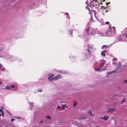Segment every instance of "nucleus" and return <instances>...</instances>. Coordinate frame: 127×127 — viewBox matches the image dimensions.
Instances as JSON below:
<instances>
[{
  "label": "nucleus",
  "instance_id": "f257e3e1",
  "mask_svg": "<svg viewBox=\"0 0 127 127\" xmlns=\"http://www.w3.org/2000/svg\"><path fill=\"white\" fill-rule=\"evenodd\" d=\"M112 33V32L111 31V28L110 26L109 28H108L107 31L106 32V33L107 34H108V35H106V36H108L109 35H111Z\"/></svg>",
  "mask_w": 127,
  "mask_h": 127
},
{
  "label": "nucleus",
  "instance_id": "f03ea898",
  "mask_svg": "<svg viewBox=\"0 0 127 127\" xmlns=\"http://www.w3.org/2000/svg\"><path fill=\"white\" fill-rule=\"evenodd\" d=\"M54 75L53 74H51L50 76L48 77V79L49 81H52L54 80Z\"/></svg>",
  "mask_w": 127,
  "mask_h": 127
},
{
  "label": "nucleus",
  "instance_id": "7ed1b4c3",
  "mask_svg": "<svg viewBox=\"0 0 127 127\" xmlns=\"http://www.w3.org/2000/svg\"><path fill=\"white\" fill-rule=\"evenodd\" d=\"M62 78V76L60 74H58L54 78V80H57L59 78Z\"/></svg>",
  "mask_w": 127,
  "mask_h": 127
},
{
  "label": "nucleus",
  "instance_id": "20e7f679",
  "mask_svg": "<svg viewBox=\"0 0 127 127\" xmlns=\"http://www.w3.org/2000/svg\"><path fill=\"white\" fill-rule=\"evenodd\" d=\"M116 110V108H109L108 109L107 112H112Z\"/></svg>",
  "mask_w": 127,
  "mask_h": 127
},
{
  "label": "nucleus",
  "instance_id": "39448f33",
  "mask_svg": "<svg viewBox=\"0 0 127 127\" xmlns=\"http://www.w3.org/2000/svg\"><path fill=\"white\" fill-rule=\"evenodd\" d=\"M95 31L94 29H92L91 30L90 32H88V33L89 34H91L92 35H94L95 33Z\"/></svg>",
  "mask_w": 127,
  "mask_h": 127
},
{
  "label": "nucleus",
  "instance_id": "423d86ee",
  "mask_svg": "<svg viewBox=\"0 0 127 127\" xmlns=\"http://www.w3.org/2000/svg\"><path fill=\"white\" fill-rule=\"evenodd\" d=\"M109 116L107 115H105L104 117H101L100 118L104 120H105L106 121L108 120Z\"/></svg>",
  "mask_w": 127,
  "mask_h": 127
},
{
  "label": "nucleus",
  "instance_id": "0eeeda50",
  "mask_svg": "<svg viewBox=\"0 0 127 127\" xmlns=\"http://www.w3.org/2000/svg\"><path fill=\"white\" fill-rule=\"evenodd\" d=\"M106 62L105 61H103L102 63L100 64V66H99V67L100 68H101L102 67L104 66V65L105 64Z\"/></svg>",
  "mask_w": 127,
  "mask_h": 127
},
{
  "label": "nucleus",
  "instance_id": "6e6552de",
  "mask_svg": "<svg viewBox=\"0 0 127 127\" xmlns=\"http://www.w3.org/2000/svg\"><path fill=\"white\" fill-rule=\"evenodd\" d=\"M86 118L84 116H82V117H80L78 118V119L79 120H82V119H86Z\"/></svg>",
  "mask_w": 127,
  "mask_h": 127
},
{
  "label": "nucleus",
  "instance_id": "1a4fd4ad",
  "mask_svg": "<svg viewBox=\"0 0 127 127\" xmlns=\"http://www.w3.org/2000/svg\"><path fill=\"white\" fill-rule=\"evenodd\" d=\"M94 69L95 71H101V68L99 67H98V68H95Z\"/></svg>",
  "mask_w": 127,
  "mask_h": 127
},
{
  "label": "nucleus",
  "instance_id": "9d476101",
  "mask_svg": "<svg viewBox=\"0 0 127 127\" xmlns=\"http://www.w3.org/2000/svg\"><path fill=\"white\" fill-rule=\"evenodd\" d=\"M106 51L104 50L103 51H102L101 52V55L103 56H106L105 52Z\"/></svg>",
  "mask_w": 127,
  "mask_h": 127
},
{
  "label": "nucleus",
  "instance_id": "9b49d317",
  "mask_svg": "<svg viewBox=\"0 0 127 127\" xmlns=\"http://www.w3.org/2000/svg\"><path fill=\"white\" fill-rule=\"evenodd\" d=\"M95 1L96 2H98V1L97 0H93V1H92V3H93V5H97V3H96V2H95V4H94V1Z\"/></svg>",
  "mask_w": 127,
  "mask_h": 127
},
{
  "label": "nucleus",
  "instance_id": "f8f14e48",
  "mask_svg": "<svg viewBox=\"0 0 127 127\" xmlns=\"http://www.w3.org/2000/svg\"><path fill=\"white\" fill-rule=\"evenodd\" d=\"M119 64H118L116 66H117V69H118V68L119 67H120L121 66V64L119 62Z\"/></svg>",
  "mask_w": 127,
  "mask_h": 127
},
{
  "label": "nucleus",
  "instance_id": "ddd939ff",
  "mask_svg": "<svg viewBox=\"0 0 127 127\" xmlns=\"http://www.w3.org/2000/svg\"><path fill=\"white\" fill-rule=\"evenodd\" d=\"M88 9L90 12L92 10V9L91 8V7L90 6H89V7H88Z\"/></svg>",
  "mask_w": 127,
  "mask_h": 127
},
{
  "label": "nucleus",
  "instance_id": "4468645a",
  "mask_svg": "<svg viewBox=\"0 0 127 127\" xmlns=\"http://www.w3.org/2000/svg\"><path fill=\"white\" fill-rule=\"evenodd\" d=\"M107 64H106V65L105 66H104L101 69V71L104 70L106 69V68H107Z\"/></svg>",
  "mask_w": 127,
  "mask_h": 127
},
{
  "label": "nucleus",
  "instance_id": "2eb2a0df",
  "mask_svg": "<svg viewBox=\"0 0 127 127\" xmlns=\"http://www.w3.org/2000/svg\"><path fill=\"white\" fill-rule=\"evenodd\" d=\"M5 89H6V90H10V88L8 86H6Z\"/></svg>",
  "mask_w": 127,
  "mask_h": 127
},
{
  "label": "nucleus",
  "instance_id": "dca6fc26",
  "mask_svg": "<svg viewBox=\"0 0 127 127\" xmlns=\"http://www.w3.org/2000/svg\"><path fill=\"white\" fill-rule=\"evenodd\" d=\"M46 118L47 119H48L49 120H50L51 119V117L49 116H46Z\"/></svg>",
  "mask_w": 127,
  "mask_h": 127
},
{
  "label": "nucleus",
  "instance_id": "f3484780",
  "mask_svg": "<svg viewBox=\"0 0 127 127\" xmlns=\"http://www.w3.org/2000/svg\"><path fill=\"white\" fill-rule=\"evenodd\" d=\"M69 32H70L71 35H72L73 33V31L72 30H70L69 31Z\"/></svg>",
  "mask_w": 127,
  "mask_h": 127
},
{
  "label": "nucleus",
  "instance_id": "a211bd4d",
  "mask_svg": "<svg viewBox=\"0 0 127 127\" xmlns=\"http://www.w3.org/2000/svg\"><path fill=\"white\" fill-rule=\"evenodd\" d=\"M1 68V70L3 71L5 69V68L4 67H1V68Z\"/></svg>",
  "mask_w": 127,
  "mask_h": 127
},
{
  "label": "nucleus",
  "instance_id": "6ab92c4d",
  "mask_svg": "<svg viewBox=\"0 0 127 127\" xmlns=\"http://www.w3.org/2000/svg\"><path fill=\"white\" fill-rule=\"evenodd\" d=\"M118 95V94H115L113 96L114 97H115L117 96Z\"/></svg>",
  "mask_w": 127,
  "mask_h": 127
},
{
  "label": "nucleus",
  "instance_id": "aec40b11",
  "mask_svg": "<svg viewBox=\"0 0 127 127\" xmlns=\"http://www.w3.org/2000/svg\"><path fill=\"white\" fill-rule=\"evenodd\" d=\"M113 64H114L115 65V66H116L117 65V64H118L116 62H113Z\"/></svg>",
  "mask_w": 127,
  "mask_h": 127
},
{
  "label": "nucleus",
  "instance_id": "412c9836",
  "mask_svg": "<svg viewBox=\"0 0 127 127\" xmlns=\"http://www.w3.org/2000/svg\"><path fill=\"white\" fill-rule=\"evenodd\" d=\"M10 87L12 88H13L15 87V86L13 85H10Z\"/></svg>",
  "mask_w": 127,
  "mask_h": 127
},
{
  "label": "nucleus",
  "instance_id": "4be33fe9",
  "mask_svg": "<svg viewBox=\"0 0 127 127\" xmlns=\"http://www.w3.org/2000/svg\"><path fill=\"white\" fill-rule=\"evenodd\" d=\"M125 98H124L122 100V103H123L125 101Z\"/></svg>",
  "mask_w": 127,
  "mask_h": 127
},
{
  "label": "nucleus",
  "instance_id": "5701e85b",
  "mask_svg": "<svg viewBox=\"0 0 127 127\" xmlns=\"http://www.w3.org/2000/svg\"><path fill=\"white\" fill-rule=\"evenodd\" d=\"M42 91V89H39L38 90V92H41Z\"/></svg>",
  "mask_w": 127,
  "mask_h": 127
},
{
  "label": "nucleus",
  "instance_id": "b1692460",
  "mask_svg": "<svg viewBox=\"0 0 127 127\" xmlns=\"http://www.w3.org/2000/svg\"><path fill=\"white\" fill-rule=\"evenodd\" d=\"M105 47L106 48H107L108 47V46L105 45H103L102 46V47Z\"/></svg>",
  "mask_w": 127,
  "mask_h": 127
},
{
  "label": "nucleus",
  "instance_id": "393cba45",
  "mask_svg": "<svg viewBox=\"0 0 127 127\" xmlns=\"http://www.w3.org/2000/svg\"><path fill=\"white\" fill-rule=\"evenodd\" d=\"M76 102H74V104L73 105V107H74L75 106H76Z\"/></svg>",
  "mask_w": 127,
  "mask_h": 127
},
{
  "label": "nucleus",
  "instance_id": "a878e982",
  "mask_svg": "<svg viewBox=\"0 0 127 127\" xmlns=\"http://www.w3.org/2000/svg\"><path fill=\"white\" fill-rule=\"evenodd\" d=\"M86 30L87 32H88H88H89L90 31V29L89 28L87 29H86Z\"/></svg>",
  "mask_w": 127,
  "mask_h": 127
},
{
  "label": "nucleus",
  "instance_id": "bb28decb",
  "mask_svg": "<svg viewBox=\"0 0 127 127\" xmlns=\"http://www.w3.org/2000/svg\"><path fill=\"white\" fill-rule=\"evenodd\" d=\"M15 119H14L12 118L11 119V122H12L14 121L15 120Z\"/></svg>",
  "mask_w": 127,
  "mask_h": 127
},
{
  "label": "nucleus",
  "instance_id": "cd10ccee",
  "mask_svg": "<svg viewBox=\"0 0 127 127\" xmlns=\"http://www.w3.org/2000/svg\"><path fill=\"white\" fill-rule=\"evenodd\" d=\"M88 113H89L90 115H91L92 114V112L91 111H89Z\"/></svg>",
  "mask_w": 127,
  "mask_h": 127
},
{
  "label": "nucleus",
  "instance_id": "c85d7f7f",
  "mask_svg": "<svg viewBox=\"0 0 127 127\" xmlns=\"http://www.w3.org/2000/svg\"><path fill=\"white\" fill-rule=\"evenodd\" d=\"M86 50L88 51V52L91 53V51L89 50V49H87Z\"/></svg>",
  "mask_w": 127,
  "mask_h": 127
},
{
  "label": "nucleus",
  "instance_id": "c756f323",
  "mask_svg": "<svg viewBox=\"0 0 127 127\" xmlns=\"http://www.w3.org/2000/svg\"><path fill=\"white\" fill-rule=\"evenodd\" d=\"M4 111H2V117H3L4 116Z\"/></svg>",
  "mask_w": 127,
  "mask_h": 127
},
{
  "label": "nucleus",
  "instance_id": "7c9ffc66",
  "mask_svg": "<svg viewBox=\"0 0 127 127\" xmlns=\"http://www.w3.org/2000/svg\"><path fill=\"white\" fill-rule=\"evenodd\" d=\"M2 111H3L2 110H1V109H0V112L2 113Z\"/></svg>",
  "mask_w": 127,
  "mask_h": 127
},
{
  "label": "nucleus",
  "instance_id": "2f4dec72",
  "mask_svg": "<svg viewBox=\"0 0 127 127\" xmlns=\"http://www.w3.org/2000/svg\"><path fill=\"white\" fill-rule=\"evenodd\" d=\"M116 58H113V61H116Z\"/></svg>",
  "mask_w": 127,
  "mask_h": 127
},
{
  "label": "nucleus",
  "instance_id": "473e14b6",
  "mask_svg": "<svg viewBox=\"0 0 127 127\" xmlns=\"http://www.w3.org/2000/svg\"><path fill=\"white\" fill-rule=\"evenodd\" d=\"M124 82L125 83H127V80H124Z\"/></svg>",
  "mask_w": 127,
  "mask_h": 127
},
{
  "label": "nucleus",
  "instance_id": "72a5a7b5",
  "mask_svg": "<svg viewBox=\"0 0 127 127\" xmlns=\"http://www.w3.org/2000/svg\"><path fill=\"white\" fill-rule=\"evenodd\" d=\"M65 15H67V17H68V18L69 17V15L68 14V13H66L65 14Z\"/></svg>",
  "mask_w": 127,
  "mask_h": 127
},
{
  "label": "nucleus",
  "instance_id": "f704fd0d",
  "mask_svg": "<svg viewBox=\"0 0 127 127\" xmlns=\"http://www.w3.org/2000/svg\"><path fill=\"white\" fill-rule=\"evenodd\" d=\"M110 2H108L107 3H106V4H107V5H108L109 4H110Z\"/></svg>",
  "mask_w": 127,
  "mask_h": 127
},
{
  "label": "nucleus",
  "instance_id": "c9c22d12",
  "mask_svg": "<svg viewBox=\"0 0 127 127\" xmlns=\"http://www.w3.org/2000/svg\"><path fill=\"white\" fill-rule=\"evenodd\" d=\"M105 23H106V24H108L109 23V22H106Z\"/></svg>",
  "mask_w": 127,
  "mask_h": 127
},
{
  "label": "nucleus",
  "instance_id": "e433bc0d",
  "mask_svg": "<svg viewBox=\"0 0 127 127\" xmlns=\"http://www.w3.org/2000/svg\"><path fill=\"white\" fill-rule=\"evenodd\" d=\"M3 66V65L1 64H0V68H1V67H2Z\"/></svg>",
  "mask_w": 127,
  "mask_h": 127
},
{
  "label": "nucleus",
  "instance_id": "4c0bfd02",
  "mask_svg": "<svg viewBox=\"0 0 127 127\" xmlns=\"http://www.w3.org/2000/svg\"><path fill=\"white\" fill-rule=\"evenodd\" d=\"M61 108V107H60V106H58L57 109H58L59 108Z\"/></svg>",
  "mask_w": 127,
  "mask_h": 127
},
{
  "label": "nucleus",
  "instance_id": "58836bf2",
  "mask_svg": "<svg viewBox=\"0 0 127 127\" xmlns=\"http://www.w3.org/2000/svg\"><path fill=\"white\" fill-rule=\"evenodd\" d=\"M124 36L125 37H126V38H127V35H126V34H125L124 35Z\"/></svg>",
  "mask_w": 127,
  "mask_h": 127
},
{
  "label": "nucleus",
  "instance_id": "ea45409f",
  "mask_svg": "<svg viewBox=\"0 0 127 127\" xmlns=\"http://www.w3.org/2000/svg\"><path fill=\"white\" fill-rule=\"evenodd\" d=\"M62 108L64 110L65 109V107H64V106H62Z\"/></svg>",
  "mask_w": 127,
  "mask_h": 127
},
{
  "label": "nucleus",
  "instance_id": "a19ab883",
  "mask_svg": "<svg viewBox=\"0 0 127 127\" xmlns=\"http://www.w3.org/2000/svg\"><path fill=\"white\" fill-rule=\"evenodd\" d=\"M1 109H2V110H3V107L2 106H1Z\"/></svg>",
  "mask_w": 127,
  "mask_h": 127
},
{
  "label": "nucleus",
  "instance_id": "79ce46f5",
  "mask_svg": "<svg viewBox=\"0 0 127 127\" xmlns=\"http://www.w3.org/2000/svg\"><path fill=\"white\" fill-rule=\"evenodd\" d=\"M114 72L113 71H112V72H110V73H108V74H111V73H112V72Z\"/></svg>",
  "mask_w": 127,
  "mask_h": 127
},
{
  "label": "nucleus",
  "instance_id": "37998d69",
  "mask_svg": "<svg viewBox=\"0 0 127 127\" xmlns=\"http://www.w3.org/2000/svg\"><path fill=\"white\" fill-rule=\"evenodd\" d=\"M92 17L91 18V19H90V21H92Z\"/></svg>",
  "mask_w": 127,
  "mask_h": 127
},
{
  "label": "nucleus",
  "instance_id": "c03bdc74",
  "mask_svg": "<svg viewBox=\"0 0 127 127\" xmlns=\"http://www.w3.org/2000/svg\"><path fill=\"white\" fill-rule=\"evenodd\" d=\"M43 121H41L40 123H43Z\"/></svg>",
  "mask_w": 127,
  "mask_h": 127
},
{
  "label": "nucleus",
  "instance_id": "a18cd8bd",
  "mask_svg": "<svg viewBox=\"0 0 127 127\" xmlns=\"http://www.w3.org/2000/svg\"><path fill=\"white\" fill-rule=\"evenodd\" d=\"M103 9H105V10L106 9L105 7H103Z\"/></svg>",
  "mask_w": 127,
  "mask_h": 127
},
{
  "label": "nucleus",
  "instance_id": "49530a36",
  "mask_svg": "<svg viewBox=\"0 0 127 127\" xmlns=\"http://www.w3.org/2000/svg\"><path fill=\"white\" fill-rule=\"evenodd\" d=\"M59 72L60 73H61V71H59Z\"/></svg>",
  "mask_w": 127,
  "mask_h": 127
},
{
  "label": "nucleus",
  "instance_id": "de8ad7c7",
  "mask_svg": "<svg viewBox=\"0 0 127 127\" xmlns=\"http://www.w3.org/2000/svg\"><path fill=\"white\" fill-rule=\"evenodd\" d=\"M89 45H88V48H90L89 47Z\"/></svg>",
  "mask_w": 127,
  "mask_h": 127
},
{
  "label": "nucleus",
  "instance_id": "09e8293b",
  "mask_svg": "<svg viewBox=\"0 0 127 127\" xmlns=\"http://www.w3.org/2000/svg\"><path fill=\"white\" fill-rule=\"evenodd\" d=\"M1 82H0V85H1Z\"/></svg>",
  "mask_w": 127,
  "mask_h": 127
},
{
  "label": "nucleus",
  "instance_id": "8fccbe9b",
  "mask_svg": "<svg viewBox=\"0 0 127 127\" xmlns=\"http://www.w3.org/2000/svg\"><path fill=\"white\" fill-rule=\"evenodd\" d=\"M3 49H0V50L1 51Z\"/></svg>",
  "mask_w": 127,
  "mask_h": 127
},
{
  "label": "nucleus",
  "instance_id": "3c124183",
  "mask_svg": "<svg viewBox=\"0 0 127 127\" xmlns=\"http://www.w3.org/2000/svg\"><path fill=\"white\" fill-rule=\"evenodd\" d=\"M103 1H105V0H103Z\"/></svg>",
  "mask_w": 127,
  "mask_h": 127
},
{
  "label": "nucleus",
  "instance_id": "603ef678",
  "mask_svg": "<svg viewBox=\"0 0 127 127\" xmlns=\"http://www.w3.org/2000/svg\"><path fill=\"white\" fill-rule=\"evenodd\" d=\"M101 4H102V3H101Z\"/></svg>",
  "mask_w": 127,
  "mask_h": 127
},
{
  "label": "nucleus",
  "instance_id": "864d4df0",
  "mask_svg": "<svg viewBox=\"0 0 127 127\" xmlns=\"http://www.w3.org/2000/svg\"><path fill=\"white\" fill-rule=\"evenodd\" d=\"M106 11V12H107V10H106V11Z\"/></svg>",
  "mask_w": 127,
  "mask_h": 127
},
{
  "label": "nucleus",
  "instance_id": "5fc2aeb1",
  "mask_svg": "<svg viewBox=\"0 0 127 127\" xmlns=\"http://www.w3.org/2000/svg\"><path fill=\"white\" fill-rule=\"evenodd\" d=\"M113 28H114V27H113Z\"/></svg>",
  "mask_w": 127,
  "mask_h": 127
},
{
  "label": "nucleus",
  "instance_id": "6e6d98bb",
  "mask_svg": "<svg viewBox=\"0 0 127 127\" xmlns=\"http://www.w3.org/2000/svg\"><path fill=\"white\" fill-rule=\"evenodd\" d=\"M119 89H120V87H119Z\"/></svg>",
  "mask_w": 127,
  "mask_h": 127
},
{
  "label": "nucleus",
  "instance_id": "4d7b16f0",
  "mask_svg": "<svg viewBox=\"0 0 127 127\" xmlns=\"http://www.w3.org/2000/svg\"><path fill=\"white\" fill-rule=\"evenodd\" d=\"M126 96H127V95H126Z\"/></svg>",
  "mask_w": 127,
  "mask_h": 127
},
{
  "label": "nucleus",
  "instance_id": "13d9d810",
  "mask_svg": "<svg viewBox=\"0 0 127 127\" xmlns=\"http://www.w3.org/2000/svg\"><path fill=\"white\" fill-rule=\"evenodd\" d=\"M94 116L93 115V116Z\"/></svg>",
  "mask_w": 127,
  "mask_h": 127
}]
</instances>
